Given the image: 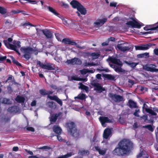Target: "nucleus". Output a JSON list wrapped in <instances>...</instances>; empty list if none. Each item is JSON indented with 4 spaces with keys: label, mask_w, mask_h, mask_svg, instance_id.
<instances>
[{
    "label": "nucleus",
    "mask_w": 158,
    "mask_h": 158,
    "mask_svg": "<svg viewBox=\"0 0 158 158\" xmlns=\"http://www.w3.org/2000/svg\"><path fill=\"white\" fill-rule=\"evenodd\" d=\"M62 20L63 24L65 25H66L67 26L69 25V20L64 19H62Z\"/></svg>",
    "instance_id": "c03bdc74"
},
{
    "label": "nucleus",
    "mask_w": 158,
    "mask_h": 158,
    "mask_svg": "<svg viewBox=\"0 0 158 158\" xmlns=\"http://www.w3.org/2000/svg\"><path fill=\"white\" fill-rule=\"evenodd\" d=\"M66 62L68 64L72 65H81L82 63L81 60L79 58L75 57L70 60H67Z\"/></svg>",
    "instance_id": "9d476101"
},
{
    "label": "nucleus",
    "mask_w": 158,
    "mask_h": 158,
    "mask_svg": "<svg viewBox=\"0 0 158 158\" xmlns=\"http://www.w3.org/2000/svg\"><path fill=\"white\" fill-rule=\"evenodd\" d=\"M143 153H142V152H140L139 154L137 155V158H140V157H142V156H143Z\"/></svg>",
    "instance_id": "774afa93"
},
{
    "label": "nucleus",
    "mask_w": 158,
    "mask_h": 158,
    "mask_svg": "<svg viewBox=\"0 0 158 158\" xmlns=\"http://www.w3.org/2000/svg\"><path fill=\"white\" fill-rule=\"evenodd\" d=\"M144 57L145 58H148L149 57V53L148 52H145L144 53H143Z\"/></svg>",
    "instance_id": "e2e57ef3"
},
{
    "label": "nucleus",
    "mask_w": 158,
    "mask_h": 158,
    "mask_svg": "<svg viewBox=\"0 0 158 158\" xmlns=\"http://www.w3.org/2000/svg\"><path fill=\"white\" fill-rule=\"evenodd\" d=\"M62 42L65 44L71 45H75L78 48H81V47L79 45H77V43L73 40H71L69 38H65L62 40Z\"/></svg>",
    "instance_id": "4468645a"
},
{
    "label": "nucleus",
    "mask_w": 158,
    "mask_h": 158,
    "mask_svg": "<svg viewBox=\"0 0 158 158\" xmlns=\"http://www.w3.org/2000/svg\"><path fill=\"white\" fill-rule=\"evenodd\" d=\"M79 84L80 85V86L78 87L79 89L85 90L86 92L88 91L89 87L88 86L84 85L81 83H79Z\"/></svg>",
    "instance_id": "72a5a7b5"
},
{
    "label": "nucleus",
    "mask_w": 158,
    "mask_h": 158,
    "mask_svg": "<svg viewBox=\"0 0 158 158\" xmlns=\"http://www.w3.org/2000/svg\"><path fill=\"white\" fill-rule=\"evenodd\" d=\"M24 54L23 56L26 60H28L31 58V52L33 51V49L32 48L28 47L23 49Z\"/></svg>",
    "instance_id": "1a4fd4ad"
},
{
    "label": "nucleus",
    "mask_w": 158,
    "mask_h": 158,
    "mask_svg": "<svg viewBox=\"0 0 158 158\" xmlns=\"http://www.w3.org/2000/svg\"><path fill=\"white\" fill-rule=\"evenodd\" d=\"M70 4L73 8L77 9L81 5L78 2L75 0H72Z\"/></svg>",
    "instance_id": "412c9836"
},
{
    "label": "nucleus",
    "mask_w": 158,
    "mask_h": 158,
    "mask_svg": "<svg viewBox=\"0 0 158 158\" xmlns=\"http://www.w3.org/2000/svg\"><path fill=\"white\" fill-rule=\"evenodd\" d=\"M98 152L99 154L103 155L105 154L106 152L105 151L100 149L98 150Z\"/></svg>",
    "instance_id": "4d7b16f0"
},
{
    "label": "nucleus",
    "mask_w": 158,
    "mask_h": 158,
    "mask_svg": "<svg viewBox=\"0 0 158 158\" xmlns=\"http://www.w3.org/2000/svg\"><path fill=\"white\" fill-rule=\"evenodd\" d=\"M133 148L132 142L129 139H123L118 143V147L112 151V153L114 155L123 156L128 155Z\"/></svg>",
    "instance_id": "f257e3e1"
},
{
    "label": "nucleus",
    "mask_w": 158,
    "mask_h": 158,
    "mask_svg": "<svg viewBox=\"0 0 158 158\" xmlns=\"http://www.w3.org/2000/svg\"><path fill=\"white\" fill-rule=\"evenodd\" d=\"M28 25L31 26L32 27H35V26L30 23L29 22L26 23L22 24V26H27Z\"/></svg>",
    "instance_id": "09e8293b"
},
{
    "label": "nucleus",
    "mask_w": 158,
    "mask_h": 158,
    "mask_svg": "<svg viewBox=\"0 0 158 158\" xmlns=\"http://www.w3.org/2000/svg\"><path fill=\"white\" fill-rule=\"evenodd\" d=\"M62 6H64L65 8H67L68 7V5L67 4L65 3L64 2H62Z\"/></svg>",
    "instance_id": "0e129e2a"
},
{
    "label": "nucleus",
    "mask_w": 158,
    "mask_h": 158,
    "mask_svg": "<svg viewBox=\"0 0 158 158\" xmlns=\"http://www.w3.org/2000/svg\"><path fill=\"white\" fill-rule=\"evenodd\" d=\"M76 98L81 100H83L85 98V94H82L81 95H79Z\"/></svg>",
    "instance_id": "58836bf2"
},
{
    "label": "nucleus",
    "mask_w": 158,
    "mask_h": 158,
    "mask_svg": "<svg viewBox=\"0 0 158 158\" xmlns=\"http://www.w3.org/2000/svg\"><path fill=\"white\" fill-rule=\"evenodd\" d=\"M117 3L116 2H110V7H115L117 6Z\"/></svg>",
    "instance_id": "8fccbe9b"
},
{
    "label": "nucleus",
    "mask_w": 158,
    "mask_h": 158,
    "mask_svg": "<svg viewBox=\"0 0 158 158\" xmlns=\"http://www.w3.org/2000/svg\"><path fill=\"white\" fill-rule=\"evenodd\" d=\"M48 10L50 12L52 13L53 14L59 17V16H60V14H59L58 12H57L52 7H51L50 6H48Z\"/></svg>",
    "instance_id": "473e14b6"
},
{
    "label": "nucleus",
    "mask_w": 158,
    "mask_h": 158,
    "mask_svg": "<svg viewBox=\"0 0 158 158\" xmlns=\"http://www.w3.org/2000/svg\"><path fill=\"white\" fill-rule=\"evenodd\" d=\"M27 131H31L32 132H34L35 131L34 129L32 127H27L26 128Z\"/></svg>",
    "instance_id": "864d4df0"
},
{
    "label": "nucleus",
    "mask_w": 158,
    "mask_h": 158,
    "mask_svg": "<svg viewBox=\"0 0 158 158\" xmlns=\"http://www.w3.org/2000/svg\"><path fill=\"white\" fill-rule=\"evenodd\" d=\"M108 96L115 103H119L125 100L123 96L111 93L109 94Z\"/></svg>",
    "instance_id": "423d86ee"
},
{
    "label": "nucleus",
    "mask_w": 158,
    "mask_h": 158,
    "mask_svg": "<svg viewBox=\"0 0 158 158\" xmlns=\"http://www.w3.org/2000/svg\"><path fill=\"white\" fill-rule=\"evenodd\" d=\"M128 82L131 84V86L133 85L134 84V81L131 79H129Z\"/></svg>",
    "instance_id": "052dcab7"
},
{
    "label": "nucleus",
    "mask_w": 158,
    "mask_h": 158,
    "mask_svg": "<svg viewBox=\"0 0 158 158\" xmlns=\"http://www.w3.org/2000/svg\"><path fill=\"white\" fill-rule=\"evenodd\" d=\"M11 12L12 14H19L20 13V10H12L11 11Z\"/></svg>",
    "instance_id": "3c124183"
},
{
    "label": "nucleus",
    "mask_w": 158,
    "mask_h": 158,
    "mask_svg": "<svg viewBox=\"0 0 158 158\" xmlns=\"http://www.w3.org/2000/svg\"><path fill=\"white\" fill-rule=\"evenodd\" d=\"M140 112V110L139 109H137L135 110V112L133 113V115L137 117H139V113Z\"/></svg>",
    "instance_id": "a18cd8bd"
},
{
    "label": "nucleus",
    "mask_w": 158,
    "mask_h": 158,
    "mask_svg": "<svg viewBox=\"0 0 158 158\" xmlns=\"http://www.w3.org/2000/svg\"><path fill=\"white\" fill-rule=\"evenodd\" d=\"M107 60H108L111 63L116 64L119 66H123L122 62L120 60V59H118L115 57H109L108 58Z\"/></svg>",
    "instance_id": "ddd939ff"
},
{
    "label": "nucleus",
    "mask_w": 158,
    "mask_h": 158,
    "mask_svg": "<svg viewBox=\"0 0 158 158\" xmlns=\"http://www.w3.org/2000/svg\"><path fill=\"white\" fill-rule=\"evenodd\" d=\"M48 97L51 100H54L56 101L58 104L60 105V106H62V101L56 96L54 95L53 96H51L48 95Z\"/></svg>",
    "instance_id": "a211bd4d"
},
{
    "label": "nucleus",
    "mask_w": 158,
    "mask_h": 158,
    "mask_svg": "<svg viewBox=\"0 0 158 158\" xmlns=\"http://www.w3.org/2000/svg\"><path fill=\"white\" fill-rule=\"evenodd\" d=\"M79 153L81 156H88L89 154V152L88 151H85V150H82L81 151H79Z\"/></svg>",
    "instance_id": "e433bc0d"
},
{
    "label": "nucleus",
    "mask_w": 158,
    "mask_h": 158,
    "mask_svg": "<svg viewBox=\"0 0 158 158\" xmlns=\"http://www.w3.org/2000/svg\"><path fill=\"white\" fill-rule=\"evenodd\" d=\"M128 103L129 106L130 108H136L137 107V103L133 101L132 100L130 99L128 101Z\"/></svg>",
    "instance_id": "7c9ffc66"
},
{
    "label": "nucleus",
    "mask_w": 158,
    "mask_h": 158,
    "mask_svg": "<svg viewBox=\"0 0 158 158\" xmlns=\"http://www.w3.org/2000/svg\"><path fill=\"white\" fill-rule=\"evenodd\" d=\"M42 32L47 38H51L52 36L51 32L48 30H43Z\"/></svg>",
    "instance_id": "b1692460"
},
{
    "label": "nucleus",
    "mask_w": 158,
    "mask_h": 158,
    "mask_svg": "<svg viewBox=\"0 0 158 158\" xmlns=\"http://www.w3.org/2000/svg\"><path fill=\"white\" fill-rule=\"evenodd\" d=\"M31 105L32 106H35L36 105V101L34 100L31 102Z\"/></svg>",
    "instance_id": "69168bd1"
},
{
    "label": "nucleus",
    "mask_w": 158,
    "mask_h": 158,
    "mask_svg": "<svg viewBox=\"0 0 158 158\" xmlns=\"http://www.w3.org/2000/svg\"><path fill=\"white\" fill-rule=\"evenodd\" d=\"M107 21V19L106 18L102 19H97L96 22L94 23L93 25L94 27H101Z\"/></svg>",
    "instance_id": "2eb2a0df"
},
{
    "label": "nucleus",
    "mask_w": 158,
    "mask_h": 158,
    "mask_svg": "<svg viewBox=\"0 0 158 158\" xmlns=\"http://www.w3.org/2000/svg\"><path fill=\"white\" fill-rule=\"evenodd\" d=\"M10 118H11V117H10V116L5 117L4 118L3 120L5 122H7L9 121L10 120Z\"/></svg>",
    "instance_id": "603ef678"
},
{
    "label": "nucleus",
    "mask_w": 158,
    "mask_h": 158,
    "mask_svg": "<svg viewBox=\"0 0 158 158\" xmlns=\"http://www.w3.org/2000/svg\"><path fill=\"white\" fill-rule=\"evenodd\" d=\"M155 46V44L149 43L146 44H141L135 46L136 50H148L152 46Z\"/></svg>",
    "instance_id": "0eeeda50"
},
{
    "label": "nucleus",
    "mask_w": 158,
    "mask_h": 158,
    "mask_svg": "<svg viewBox=\"0 0 158 158\" xmlns=\"http://www.w3.org/2000/svg\"><path fill=\"white\" fill-rule=\"evenodd\" d=\"M142 118H143L144 121H146L148 119V116L146 115H143L142 117H141Z\"/></svg>",
    "instance_id": "bf43d9fd"
},
{
    "label": "nucleus",
    "mask_w": 158,
    "mask_h": 158,
    "mask_svg": "<svg viewBox=\"0 0 158 158\" xmlns=\"http://www.w3.org/2000/svg\"><path fill=\"white\" fill-rule=\"evenodd\" d=\"M143 127L148 129L151 132H153L154 130L151 125L149 124L143 126Z\"/></svg>",
    "instance_id": "4c0bfd02"
},
{
    "label": "nucleus",
    "mask_w": 158,
    "mask_h": 158,
    "mask_svg": "<svg viewBox=\"0 0 158 158\" xmlns=\"http://www.w3.org/2000/svg\"><path fill=\"white\" fill-rule=\"evenodd\" d=\"M12 41L13 39L12 38H9L7 40H4L3 42L7 48L14 51L16 53L20 55V53L19 52L17 47L15 45L11 44L9 43V42H11Z\"/></svg>",
    "instance_id": "20e7f679"
},
{
    "label": "nucleus",
    "mask_w": 158,
    "mask_h": 158,
    "mask_svg": "<svg viewBox=\"0 0 158 158\" xmlns=\"http://www.w3.org/2000/svg\"><path fill=\"white\" fill-rule=\"evenodd\" d=\"M2 103L4 104H10L11 103L9 99H7L6 98H3L2 101Z\"/></svg>",
    "instance_id": "ea45409f"
},
{
    "label": "nucleus",
    "mask_w": 158,
    "mask_h": 158,
    "mask_svg": "<svg viewBox=\"0 0 158 158\" xmlns=\"http://www.w3.org/2000/svg\"><path fill=\"white\" fill-rule=\"evenodd\" d=\"M11 58L12 62L14 64H16L17 66H18V67H22L21 64L18 61L15 60V59L12 56Z\"/></svg>",
    "instance_id": "c9c22d12"
},
{
    "label": "nucleus",
    "mask_w": 158,
    "mask_h": 158,
    "mask_svg": "<svg viewBox=\"0 0 158 158\" xmlns=\"http://www.w3.org/2000/svg\"><path fill=\"white\" fill-rule=\"evenodd\" d=\"M74 153L73 152H70L68 153L67 154L65 155H63L61 156H60L55 158H68L74 155Z\"/></svg>",
    "instance_id": "cd10ccee"
},
{
    "label": "nucleus",
    "mask_w": 158,
    "mask_h": 158,
    "mask_svg": "<svg viewBox=\"0 0 158 158\" xmlns=\"http://www.w3.org/2000/svg\"><path fill=\"white\" fill-rule=\"evenodd\" d=\"M53 130L54 132L57 135H60L62 130L61 128L58 126L54 125L53 127Z\"/></svg>",
    "instance_id": "aec40b11"
},
{
    "label": "nucleus",
    "mask_w": 158,
    "mask_h": 158,
    "mask_svg": "<svg viewBox=\"0 0 158 158\" xmlns=\"http://www.w3.org/2000/svg\"><path fill=\"white\" fill-rule=\"evenodd\" d=\"M77 10L79 11L81 15H84L86 14V11L84 6L81 5L78 8Z\"/></svg>",
    "instance_id": "a878e982"
},
{
    "label": "nucleus",
    "mask_w": 158,
    "mask_h": 158,
    "mask_svg": "<svg viewBox=\"0 0 158 158\" xmlns=\"http://www.w3.org/2000/svg\"><path fill=\"white\" fill-rule=\"evenodd\" d=\"M8 111L11 113H16L17 112V106H14L9 107L8 109Z\"/></svg>",
    "instance_id": "f704fd0d"
},
{
    "label": "nucleus",
    "mask_w": 158,
    "mask_h": 158,
    "mask_svg": "<svg viewBox=\"0 0 158 158\" xmlns=\"http://www.w3.org/2000/svg\"><path fill=\"white\" fill-rule=\"evenodd\" d=\"M81 73L83 75H85L89 72V70L87 69H83L81 70Z\"/></svg>",
    "instance_id": "de8ad7c7"
},
{
    "label": "nucleus",
    "mask_w": 158,
    "mask_h": 158,
    "mask_svg": "<svg viewBox=\"0 0 158 158\" xmlns=\"http://www.w3.org/2000/svg\"><path fill=\"white\" fill-rule=\"evenodd\" d=\"M117 47L119 50H120L121 51L124 52L127 51L128 50L130 49V48L128 47L123 46L122 44H118L117 45Z\"/></svg>",
    "instance_id": "4be33fe9"
},
{
    "label": "nucleus",
    "mask_w": 158,
    "mask_h": 158,
    "mask_svg": "<svg viewBox=\"0 0 158 158\" xmlns=\"http://www.w3.org/2000/svg\"><path fill=\"white\" fill-rule=\"evenodd\" d=\"M39 92L42 96L49 95L53 94V92L51 91H47L45 89H41L39 90Z\"/></svg>",
    "instance_id": "5701e85b"
},
{
    "label": "nucleus",
    "mask_w": 158,
    "mask_h": 158,
    "mask_svg": "<svg viewBox=\"0 0 158 158\" xmlns=\"http://www.w3.org/2000/svg\"><path fill=\"white\" fill-rule=\"evenodd\" d=\"M158 28V25L156 26V27H152L150 28H149L148 27H144L143 28L144 29L145 31H149V30H154L157 29Z\"/></svg>",
    "instance_id": "79ce46f5"
},
{
    "label": "nucleus",
    "mask_w": 158,
    "mask_h": 158,
    "mask_svg": "<svg viewBox=\"0 0 158 158\" xmlns=\"http://www.w3.org/2000/svg\"><path fill=\"white\" fill-rule=\"evenodd\" d=\"M147 105L145 103H144L143 107V110H144L146 111L152 115L156 116L157 115L156 112L158 113V108L155 107L153 108L152 109H151L147 108Z\"/></svg>",
    "instance_id": "6e6552de"
},
{
    "label": "nucleus",
    "mask_w": 158,
    "mask_h": 158,
    "mask_svg": "<svg viewBox=\"0 0 158 158\" xmlns=\"http://www.w3.org/2000/svg\"><path fill=\"white\" fill-rule=\"evenodd\" d=\"M68 132L70 135L76 140L81 137L79 131L76 125L74 122H70L65 124Z\"/></svg>",
    "instance_id": "f03ea898"
},
{
    "label": "nucleus",
    "mask_w": 158,
    "mask_h": 158,
    "mask_svg": "<svg viewBox=\"0 0 158 158\" xmlns=\"http://www.w3.org/2000/svg\"><path fill=\"white\" fill-rule=\"evenodd\" d=\"M50 148L46 146H45L42 147H40L39 148V149H50Z\"/></svg>",
    "instance_id": "6e6d98bb"
},
{
    "label": "nucleus",
    "mask_w": 158,
    "mask_h": 158,
    "mask_svg": "<svg viewBox=\"0 0 158 158\" xmlns=\"http://www.w3.org/2000/svg\"><path fill=\"white\" fill-rule=\"evenodd\" d=\"M25 100L24 97L19 95L17 96L15 98V101L19 103H24Z\"/></svg>",
    "instance_id": "c85d7f7f"
},
{
    "label": "nucleus",
    "mask_w": 158,
    "mask_h": 158,
    "mask_svg": "<svg viewBox=\"0 0 158 158\" xmlns=\"http://www.w3.org/2000/svg\"><path fill=\"white\" fill-rule=\"evenodd\" d=\"M37 65H39L40 68L43 69L48 70H54L56 69L55 65L53 64L47 63L46 64H45L40 61H37Z\"/></svg>",
    "instance_id": "7ed1b4c3"
},
{
    "label": "nucleus",
    "mask_w": 158,
    "mask_h": 158,
    "mask_svg": "<svg viewBox=\"0 0 158 158\" xmlns=\"http://www.w3.org/2000/svg\"><path fill=\"white\" fill-rule=\"evenodd\" d=\"M112 134V131L110 128H106L104 130L103 137L105 139H107Z\"/></svg>",
    "instance_id": "f3484780"
},
{
    "label": "nucleus",
    "mask_w": 158,
    "mask_h": 158,
    "mask_svg": "<svg viewBox=\"0 0 158 158\" xmlns=\"http://www.w3.org/2000/svg\"><path fill=\"white\" fill-rule=\"evenodd\" d=\"M51 87L54 90H56L57 89V87L56 85L52 84L50 85Z\"/></svg>",
    "instance_id": "13d9d810"
},
{
    "label": "nucleus",
    "mask_w": 158,
    "mask_h": 158,
    "mask_svg": "<svg viewBox=\"0 0 158 158\" xmlns=\"http://www.w3.org/2000/svg\"><path fill=\"white\" fill-rule=\"evenodd\" d=\"M55 35L56 38L58 41H61L62 39V35L59 33H56L55 34Z\"/></svg>",
    "instance_id": "a19ab883"
},
{
    "label": "nucleus",
    "mask_w": 158,
    "mask_h": 158,
    "mask_svg": "<svg viewBox=\"0 0 158 158\" xmlns=\"http://www.w3.org/2000/svg\"><path fill=\"white\" fill-rule=\"evenodd\" d=\"M62 113L61 112H59L58 114H55L52 115L50 120V121L51 122V123H52V122H55L56 121L58 117Z\"/></svg>",
    "instance_id": "6ab92c4d"
},
{
    "label": "nucleus",
    "mask_w": 158,
    "mask_h": 158,
    "mask_svg": "<svg viewBox=\"0 0 158 158\" xmlns=\"http://www.w3.org/2000/svg\"><path fill=\"white\" fill-rule=\"evenodd\" d=\"M56 136L57 139L59 141H62L63 140L62 138L59 135H57Z\"/></svg>",
    "instance_id": "680f3d73"
},
{
    "label": "nucleus",
    "mask_w": 158,
    "mask_h": 158,
    "mask_svg": "<svg viewBox=\"0 0 158 158\" xmlns=\"http://www.w3.org/2000/svg\"><path fill=\"white\" fill-rule=\"evenodd\" d=\"M152 66L156 67L155 64H146L143 67V69L146 70L152 73L158 72V69H156L152 67Z\"/></svg>",
    "instance_id": "f8f14e48"
},
{
    "label": "nucleus",
    "mask_w": 158,
    "mask_h": 158,
    "mask_svg": "<svg viewBox=\"0 0 158 158\" xmlns=\"http://www.w3.org/2000/svg\"><path fill=\"white\" fill-rule=\"evenodd\" d=\"M123 62L124 63L129 65L131 67L134 69L139 64L138 63L131 62V61L128 62L125 60Z\"/></svg>",
    "instance_id": "bb28decb"
},
{
    "label": "nucleus",
    "mask_w": 158,
    "mask_h": 158,
    "mask_svg": "<svg viewBox=\"0 0 158 158\" xmlns=\"http://www.w3.org/2000/svg\"><path fill=\"white\" fill-rule=\"evenodd\" d=\"M129 19L131 20L132 21H128L126 24L128 25L131 26L133 28L139 29L141 27L143 26V24H140L137 22L135 18L133 17H129L127 19V20Z\"/></svg>",
    "instance_id": "39448f33"
},
{
    "label": "nucleus",
    "mask_w": 158,
    "mask_h": 158,
    "mask_svg": "<svg viewBox=\"0 0 158 158\" xmlns=\"http://www.w3.org/2000/svg\"><path fill=\"white\" fill-rule=\"evenodd\" d=\"M99 119L103 126H104L106 123H110L112 122L111 120L109 119L107 117L100 116L99 118Z\"/></svg>",
    "instance_id": "dca6fc26"
},
{
    "label": "nucleus",
    "mask_w": 158,
    "mask_h": 158,
    "mask_svg": "<svg viewBox=\"0 0 158 158\" xmlns=\"http://www.w3.org/2000/svg\"><path fill=\"white\" fill-rule=\"evenodd\" d=\"M92 85L94 87V90L98 91V92L101 93L105 90V89L103 88L100 84L97 82H93L91 83Z\"/></svg>",
    "instance_id": "9b49d317"
},
{
    "label": "nucleus",
    "mask_w": 158,
    "mask_h": 158,
    "mask_svg": "<svg viewBox=\"0 0 158 158\" xmlns=\"http://www.w3.org/2000/svg\"><path fill=\"white\" fill-rule=\"evenodd\" d=\"M6 9L0 6V13L4 15L6 13Z\"/></svg>",
    "instance_id": "37998d69"
},
{
    "label": "nucleus",
    "mask_w": 158,
    "mask_h": 158,
    "mask_svg": "<svg viewBox=\"0 0 158 158\" xmlns=\"http://www.w3.org/2000/svg\"><path fill=\"white\" fill-rule=\"evenodd\" d=\"M47 104L48 106L51 109H55L56 108V104L53 102H48Z\"/></svg>",
    "instance_id": "c756f323"
},
{
    "label": "nucleus",
    "mask_w": 158,
    "mask_h": 158,
    "mask_svg": "<svg viewBox=\"0 0 158 158\" xmlns=\"http://www.w3.org/2000/svg\"><path fill=\"white\" fill-rule=\"evenodd\" d=\"M108 40L109 41L114 42L115 41V39L114 37H110L109 39Z\"/></svg>",
    "instance_id": "338daca9"
},
{
    "label": "nucleus",
    "mask_w": 158,
    "mask_h": 158,
    "mask_svg": "<svg viewBox=\"0 0 158 158\" xmlns=\"http://www.w3.org/2000/svg\"><path fill=\"white\" fill-rule=\"evenodd\" d=\"M7 89L8 93L11 94L13 92V90L12 89L10 85L7 86Z\"/></svg>",
    "instance_id": "49530a36"
},
{
    "label": "nucleus",
    "mask_w": 158,
    "mask_h": 158,
    "mask_svg": "<svg viewBox=\"0 0 158 158\" xmlns=\"http://www.w3.org/2000/svg\"><path fill=\"white\" fill-rule=\"evenodd\" d=\"M122 66L118 67L116 66L114 70L117 73H126V71L121 68Z\"/></svg>",
    "instance_id": "2f4dec72"
},
{
    "label": "nucleus",
    "mask_w": 158,
    "mask_h": 158,
    "mask_svg": "<svg viewBox=\"0 0 158 158\" xmlns=\"http://www.w3.org/2000/svg\"><path fill=\"white\" fill-rule=\"evenodd\" d=\"M6 56H0V61L1 62L2 61H4L6 59Z\"/></svg>",
    "instance_id": "5fc2aeb1"
},
{
    "label": "nucleus",
    "mask_w": 158,
    "mask_h": 158,
    "mask_svg": "<svg viewBox=\"0 0 158 158\" xmlns=\"http://www.w3.org/2000/svg\"><path fill=\"white\" fill-rule=\"evenodd\" d=\"M102 77L108 80L112 81L115 80V77L111 74H103L102 75Z\"/></svg>",
    "instance_id": "393cba45"
}]
</instances>
